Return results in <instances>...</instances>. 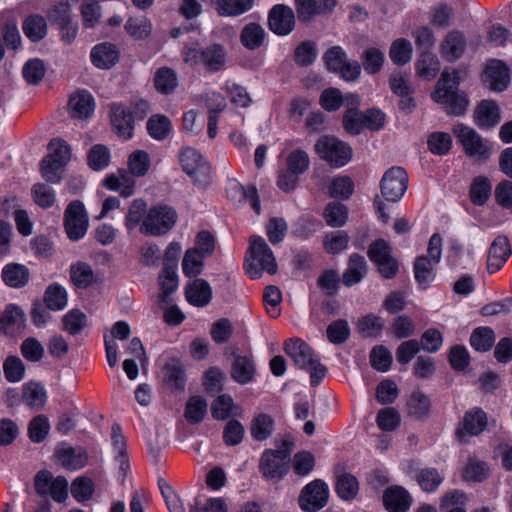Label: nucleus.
<instances>
[{
  "mask_svg": "<svg viewBox=\"0 0 512 512\" xmlns=\"http://www.w3.org/2000/svg\"><path fill=\"white\" fill-rule=\"evenodd\" d=\"M90 57L95 67L110 69L119 61L120 51L115 44L102 42L92 48Z\"/></svg>",
  "mask_w": 512,
  "mask_h": 512,
  "instance_id": "obj_21",
  "label": "nucleus"
},
{
  "mask_svg": "<svg viewBox=\"0 0 512 512\" xmlns=\"http://www.w3.org/2000/svg\"><path fill=\"white\" fill-rule=\"evenodd\" d=\"M87 161L92 170H104L109 166L111 161L109 148L103 144H96L92 146L88 152Z\"/></svg>",
  "mask_w": 512,
  "mask_h": 512,
  "instance_id": "obj_46",
  "label": "nucleus"
},
{
  "mask_svg": "<svg viewBox=\"0 0 512 512\" xmlns=\"http://www.w3.org/2000/svg\"><path fill=\"white\" fill-rule=\"evenodd\" d=\"M178 85L175 71L168 67H160L154 75V86L162 94L172 93Z\"/></svg>",
  "mask_w": 512,
  "mask_h": 512,
  "instance_id": "obj_42",
  "label": "nucleus"
},
{
  "mask_svg": "<svg viewBox=\"0 0 512 512\" xmlns=\"http://www.w3.org/2000/svg\"><path fill=\"white\" fill-rule=\"evenodd\" d=\"M33 484L39 497L64 503V476L55 477L51 471L41 469L35 474Z\"/></svg>",
  "mask_w": 512,
  "mask_h": 512,
  "instance_id": "obj_10",
  "label": "nucleus"
},
{
  "mask_svg": "<svg viewBox=\"0 0 512 512\" xmlns=\"http://www.w3.org/2000/svg\"><path fill=\"white\" fill-rule=\"evenodd\" d=\"M268 26L276 35L286 36L290 34L295 27L293 10L286 5H275L268 15Z\"/></svg>",
  "mask_w": 512,
  "mask_h": 512,
  "instance_id": "obj_14",
  "label": "nucleus"
},
{
  "mask_svg": "<svg viewBox=\"0 0 512 512\" xmlns=\"http://www.w3.org/2000/svg\"><path fill=\"white\" fill-rule=\"evenodd\" d=\"M95 492L93 480L87 476L76 477L70 485L72 497L80 504L89 501Z\"/></svg>",
  "mask_w": 512,
  "mask_h": 512,
  "instance_id": "obj_40",
  "label": "nucleus"
},
{
  "mask_svg": "<svg viewBox=\"0 0 512 512\" xmlns=\"http://www.w3.org/2000/svg\"><path fill=\"white\" fill-rule=\"evenodd\" d=\"M385 327L384 320L374 314H368L362 317L358 322V328L360 333L365 337L377 338L382 335Z\"/></svg>",
  "mask_w": 512,
  "mask_h": 512,
  "instance_id": "obj_53",
  "label": "nucleus"
},
{
  "mask_svg": "<svg viewBox=\"0 0 512 512\" xmlns=\"http://www.w3.org/2000/svg\"><path fill=\"white\" fill-rule=\"evenodd\" d=\"M318 156L330 166L340 168L346 165L352 157L351 147L332 136H322L315 144Z\"/></svg>",
  "mask_w": 512,
  "mask_h": 512,
  "instance_id": "obj_6",
  "label": "nucleus"
},
{
  "mask_svg": "<svg viewBox=\"0 0 512 512\" xmlns=\"http://www.w3.org/2000/svg\"><path fill=\"white\" fill-rule=\"evenodd\" d=\"M407 412L415 418H423L428 415L431 408V401L427 395L419 390L413 391L407 400Z\"/></svg>",
  "mask_w": 512,
  "mask_h": 512,
  "instance_id": "obj_43",
  "label": "nucleus"
},
{
  "mask_svg": "<svg viewBox=\"0 0 512 512\" xmlns=\"http://www.w3.org/2000/svg\"><path fill=\"white\" fill-rule=\"evenodd\" d=\"M453 133L467 156L481 161L490 157L492 147L489 141L483 139L473 128L458 123L454 125Z\"/></svg>",
  "mask_w": 512,
  "mask_h": 512,
  "instance_id": "obj_5",
  "label": "nucleus"
},
{
  "mask_svg": "<svg viewBox=\"0 0 512 512\" xmlns=\"http://www.w3.org/2000/svg\"><path fill=\"white\" fill-rule=\"evenodd\" d=\"M185 418L190 424L200 423L207 414V402L201 396L189 398L185 407Z\"/></svg>",
  "mask_w": 512,
  "mask_h": 512,
  "instance_id": "obj_48",
  "label": "nucleus"
},
{
  "mask_svg": "<svg viewBox=\"0 0 512 512\" xmlns=\"http://www.w3.org/2000/svg\"><path fill=\"white\" fill-rule=\"evenodd\" d=\"M94 279L91 266L87 263L78 262L70 267V280L80 289L87 288Z\"/></svg>",
  "mask_w": 512,
  "mask_h": 512,
  "instance_id": "obj_50",
  "label": "nucleus"
},
{
  "mask_svg": "<svg viewBox=\"0 0 512 512\" xmlns=\"http://www.w3.org/2000/svg\"><path fill=\"white\" fill-rule=\"evenodd\" d=\"M224 90L235 106L247 108L252 102L246 88L233 81H227Z\"/></svg>",
  "mask_w": 512,
  "mask_h": 512,
  "instance_id": "obj_59",
  "label": "nucleus"
},
{
  "mask_svg": "<svg viewBox=\"0 0 512 512\" xmlns=\"http://www.w3.org/2000/svg\"><path fill=\"white\" fill-rule=\"evenodd\" d=\"M111 442L115 452V459L119 464L122 472L129 469V459L127 455L126 439L122 433L121 426L117 423L112 425L111 428Z\"/></svg>",
  "mask_w": 512,
  "mask_h": 512,
  "instance_id": "obj_34",
  "label": "nucleus"
},
{
  "mask_svg": "<svg viewBox=\"0 0 512 512\" xmlns=\"http://www.w3.org/2000/svg\"><path fill=\"white\" fill-rule=\"evenodd\" d=\"M25 314L15 305L9 304L0 314V334L14 337L22 332L25 327Z\"/></svg>",
  "mask_w": 512,
  "mask_h": 512,
  "instance_id": "obj_17",
  "label": "nucleus"
},
{
  "mask_svg": "<svg viewBox=\"0 0 512 512\" xmlns=\"http://www.w3.org/2000/svg\"><path fill=\"white\" fill-rule=\"evenodd\" d=\"M335 491L342 500H353L358 494L359 482L354 475L342 473L337 477Z\"/></svg>",
  "mask_w": 512,
  "mask_h": 512,
  "instance_id": "obj_41",
  "label": "nucleus"
},
{
  "mask_svg": "<svg viewBox=\"0 0 512 512\" xmlns=\"http://www.w3.org/2000/svg\"><path fill=\"white\" fill-rule=\"evenodd\" d=\"M89 227V217L84 204L74 200L66 207V236L71 241L82 239Z\"/></svg>",
  "mask_w": 512,
  "mask_h": 512,
  "instance_id": "obj_11",
  "label": "nucleus"
},
{
  "mask_svg": "<svg viewBox=\"0 0 512 512\" xmlns=\"http://www.w3.org/2000/svg\"><path fill=\"white\" fill-rule=\"evenodd\" d=\"M348 210L344 204L329 203L324 210L326 223L331 227H341L346 223Z\"/></svg>",
  "mask_w": 512,
  "mask_h": 512,
  "instance_id": "obj_61",
  "label": "nucleus"
},
{
  "mask_svg": "<svg viewBox=\"0 0 512 512\" xmlns=\"http://www.w3.org/2000/svg\"><path fill=\"white\" fill-rule=\"evenodd\" d=\"M150 167L149 154L144 150H136L128 158V168L135 177L144 176Z\"/></svg>",
  "mask_w": 512,
  "mask_h": 512,
  "instance_id": "obj_58",
  "label": "nucleus"
},
{
  "mask_svg": "<svg viewBox=\"0 0 512 512\" xmlns=\"http://www.w3.org/2000/svg\"><path fill=\"white\" fill-rule=\"evenodd\" d=\"M124 29L134 40H144L152 32V23L145 16H132L127 19Z\"/></svg>",
  "mask_w": 512,
  "mask_h": 512,
  "instance_id": "obj_38",
  "label": "nucleus"
},
{
  "mask_svg": "<svg viewBox=\"0 0 512 512\" xmlns=\"http://www.w3.org/2000/svg\"><path fill=\"white\" fill-rule=\"evenodd\" d=\"M354 183L348 176H339L332 180L329 193L332 198L347 200L353 194Z\"/></svg>",
  "mask_w": 512,
  "mask_h": 512,
  "instance_id": "obj_60",
  "label": "nucleus"
},
{
  "mask_svg": "<svg viewBox=\"0 0 512 512\" xmlns=\"http://www.w3.org/2000/svg\"><path fill=\"white\" fill-rule=\"evenodd\" d=\"M389 56L396 65H404L411 60L412 46L411 43L403 38L395 40L390 47Z\"/></svg>",
  "mask_w": 512,
  "mask_h": 512,
  "instance_id": "obj_56",
  "label": "nucleus"
},
{
  "mask_svg": "<svg viewBox=\"0 0 512 512\" xmlns=\"http://www.w3.org/2000/svg\"><path fill=\"white\" fill-rule=\"evenodd\" d=\"M350 102L348 105L354 107L349 108L343 116V125L345 130L353 135L360 134L364 129V114L357 110L359 105V97L357 95H349Z\"/></svg>",
  "mask_w": 512,
  "mask_h": 512,
  "instance_id": "obj_32",
  "label": "nucleus"
},
{
  "mask_svg": "<svg viewBox=\"0 0 512 512\" xmlns=\"http://www.w3.org/2000/svg\"><path fill=\"white\" fill-rule=\"evenodd\" d=\"M408 187V175L399 166L389 168L380 181L382 197L389 202L399 201Z\"/></svg>",
  "mask_w": 512,
  "mask_h": 512,
  "instance_id": "obj_9",
  "label": "nucleus"
},
{
  "mask_svg": "<svg viewBox=\"0 0 512 512\" xmlns=\"http://www.w3.org/2000/svg\"><path fill=\"white\" fill-rule=\"evenodd\" d=\"M256 365L251 355H236L231 367V378L241 385L254 381Z\"/></svg>",
  "mask_w": 512,
  "mask_h": 512,
  "instance_id": "obj_23",
  "label": "nucleus"
},
{
  "mask_svg": "<svg viewBox=\"0 0 512 512\" xmlns=\"http://www.w3.org/2000/svg\"><path fill=\"white\" fill-rule=\"evenodd\" d=\"M285 353L293 360L294 364L310 373L312 386H317L325 377L327 369L319 361L313 349L300 338H290L284 343Z\"/></svg>",
  "mask_w": 512,
  "mask_h": 512,
  "instance_id": "obj_2",
  "label": "nucleus"
},
{
  "mask_svg": "<svg viewBox=\"0 0 512 512\" xmlns=\"http://www.w3.org/2000/svg\"><path fill=\"white\" fill-rule=\"evenodd\" d=\"M205 256L197 253L190 248L186 250L182 260V271L186 277H196L200 275L204 268Z\"/></svg>",
  "mask_w": 512,
  "mask_h": 512,
  "instance_id": "obj_51",
  "label": "nucleus"
},
{
  "mask_svg": "<svg viewBox=\"0 0 512 512\" xmlns=\"http://www.w3.org/2000/svg\"><path fill=\"white\" fill-rule=\"evenodd\" d=\"M487 414L479 407L467 410L456 430V435L461 442H466L468 436H478L487 427Z\"/></svg>",
  "mask_w": 512,
  "mask_h": 512,
  "instance_id": "obj_13",
  "label": "nucleus"
},
{
  "mask_svg": "<svg viewBox=\"0 0 512 512\" xmlns=\"http://www.w3.org/2000/svg\"><path fill=\"white\" fill-rule=\"evenodd\" d=\"M417 73L420 77L433 79L440 70V63L436 55L423 52L416 63Z\"/></svg>",
  "mask_w": 512,
  "mask_h": 512,
  "instance_id": "obj_52",
  "label": "nucleus"
},
{
  "mask_svg": "<svg viewBox=\"0 0 512 512\" xmlns=\"http://www.w3.org/2000/svg\"><path fill=\"white\" fill-rule=\"evenodd\" d=\"M384 60L385 55L380 49L367 48L363 53V68L368 74H376L381 70Z\"/></svg>",
  "mask_w": 512,
  "mask_h": 512,
  "instance_id": "obj_62",
  "label": "nucleus"
},
{
  "mask_svg": "<svg viewBox=\"0 0 512 512\" xmlns=\"http://www.w3.org/2000/svg\"><path fill=\"white\" fill-rule=\"evenodd\" d=\"M466 48V38L460 31L450 32L441 44V54L444 59L454 62L459 59Z\"/></svg>",
  "mask_w": 512,
  "mask_h": 512,
  "instance_id": "obj_28",
  "label": "nucleus"
},
{
  "mask_svg": "<svg viewBox=\"0 0 512 512\" xmlns=\"http://www.w3.org/2000/svg\"><path fill=\"white\" fill-rule=\"evenodd\" d=\"M492 193V184L488 177L477 176L473 179L469 189L471 202L476 206L487 203Z\"/></svg>",
  "mask_w": 512,
  "mask_h": 512,
  "instance_id": "obj_36",
  "label": "nucleus"
},
{
  "mask_svg": "<svg viewBox=\"0 0 512 512\" xmlns=\"http://www.w3.org/2000/svg\"><path fill=\"white\" fill-rule=\"evenodd\" d=\"M179 162L194 184L205 187L210 183L211 167L196 149L183 148L179 154Z\"/></svg>",
  "mask_w": 512,
  "mask_h": 512,
  "instance_id": "obj_7",
  "label": "nucleus"
},
{
  "mask_svg": "<svg viewBox=\"0 0 512 512\" xmlns=\"http://www.w3.org/2000/svg\"><path fill=\"white\" fill-rule=\"evenodd\" d=\"M494 343L495 333L490 327H478L471 333L470 344L476 351L487 352L493 347Z\"/></svg>",
  "mask_w": 512,
  "mask_h": 512,
  "instance_id": "obj_44",
  "label": "nucleus"
},
{
  "mask_svg": "<svg viewBox=\"0 0 512 512\" xmlns=\"http://www.w3.org/2000/svg\"><path fill=\"white\" fill-rule=\"evenodd\" d=\"M328 497L327 484L320 479H316L303 488L299 497V505L306 512H316L327 504Z\"/></svg>",
  "mask_w": 512,
  "mask_h": 512,
  "instance_id": "obj_12",
  "label": "nucleus"
},
{
  "mask_svg": "<svg viewBox=\"0 0 512 512\" xmlns=\"http://www.w3.org/2000/svg\"><path fill=\"white\" fill-rule=\"evenodd\" d=\"M3 372L8 382H19L24 378L25 367L17 356H8L3 363Z\"/></svg>",
  "mask_w": 512,
  "mask_h": 512,
  "instance_id": "obj_64",
  "label": "nucleus"
},
{
  "mask_svg": "<svg viewBox=\"0 0 512 512\" xmlns=\"http://www.w3.org/2000/svg\"><path fill=\"white\" fill-rule=\"evenodd\" d=\"M31 194L34 202L44 209L52 207L56 201L55 191L45 183L34 184L31 188Z\"/></svg>",
  "mask_w": 512,
  "mask_h": 512,
  "instance_id": "obj_55",
  "label": "nucleus"
},
{
  "mask_svg": "<svg viewBox=\"0 0 512 512\" xmlns=\"http://www.w3.org/2000/svg\"><path fill=\"white\" fill-rule=\"evenodd\" d=\"M245 260V271L251 279L261 277L263 271L269 274L277 272V263L272 250L261 236H252Z\"/></svg>",
  "mask_w": 512,
  "mask_h": 512,
  "instance_id": "obj_3",
  "label": "nucleus"
},
{
  "mask_svg": "<svg viewBox=\"0 0 512 512\" xmlns=\"http://www.w3.org/2000/svg\"><path fill=\"white\" fill-rule=\"evenodd\" d=\"M95 107L93 95L85 89H79L69 97L68 108L71 118L87 120L94 114Z\"/></svg>",
  "mask_w": 512,
  "mask_h": 512,
  "instance_id": "obj_15",
  "label": "nucleus"
},
{
  "mask_svg": "<svg viewBox=\"0 0 512 512\" xmlns=\"http://www.w3.org/2000/svg\"><path fill=\"white\" fill-rule=\"evenodd\" d=\"M383 504L389 512H407L412 504V497L402 486L388 487L383 493Z\"/></svg>",
  "mask_w": 512,
  "mask_h": 512,
  "instance_id": "obj_20",
  "label": "nucleus"
},
{
  "mask_svg": "<svg viewBox=\"0 0 512 512\" xmlns=\"http://www.w3.org/2000/svg\"><path fill=\"white\" fill-rule=\"evenodd\" d=\"M177 220L176 211L168 205L150 207L140 226V232L145 235L161 236L169 232Z\"/></svg>",
  "mask_w": 512,
  "mask_h": 512,
  "instance_id": "obj_4",
  "label": "nucleus"
},
{
  "mask_svg": "<svg viewBox=\"0 0 512 512\" xmlns=\"http://www.w3.org/2000/svg\"><path fill=\"white\" fill-rule=\"evenodd\" d=\"M49 430L48 418L45 415H37L28 424V437L33 443H41L46 439Z\"/></svg>",
  "mask_w": 512,
  "mask_h": 512,
  "instance_id": "obj_57",
  "label": "nucleus"
},
{
  "mask_svg": "<svg viewBox=\"0 0 512 512\" xmlns=\"http://www.w3.org/2000/svg\"><path fill=\"white\" fill-rule=\"evenodd\" d=\"M459 83L460 78L457 71L453 70L452 73H449L444 70L431 94L432 99L444 105L445 111L450 115L464 114L469 103L467 96L459 92Z\"/></svg>",
  "mask_w": 512,
  "mask_h": 512,
  "instance_id": "obj_1",
  "label": "nucleus"
},
{
  "mask_svg": "<svg viewBox=\"0 0 512 512\" xmlns=\"http://www.w3.org/2000/svg\"><path fill=\"white\" fill-rule=\"evenodd\" d=\"M189 512H228V506L221 497H211L203 501L201 496H197L189 505Z\"/></svg>",
  "mask_w": 512,
  "mask_h": 512,
  "instance_id": "obj_49",
  "label": "nucleus"
},
{
  "mask_svg": "<svg viewBox=\"0 0 512 512\" xmlns=\"http://www.w3.org/2000/svg\"><path fill=\"white\" fill-rule=\"evenodd\" d=\"M287 461L272 450H266L261 457L260 471L267 479L280 480L288 471Z\"/></svg>",
  "mask_w": 512,
  "mask_h": 512,
  "instance_id": "obj_22",
  "label": "nucleus"
},
{
  "mask_svg": "<svg viewBox=\"0 0 512 512\" xmlns=\"http://www.w3.org/2000/svg\"><path fill=\"white\" fill-rule=\"evenodd\" d=\"M147 203L142 198L134 199L128 209L125 217V226L127 230L132 231L137 226H141L147 213Z\"/></svg>",
  "mask_w": 512,
  "mask_h": 512,
  "instance_id": "obj_47",
  "label": "nucleus"
},
{
  "mask_svg": "<svg viewBox=\"0 0 512 512\" xmlns=\"http://www.w3.org/2000/svg\"><path fill=\"white\" fill-rule=\"evenodd\" d=\"M274 431V419L266 414L260 413L251 421L250 434L256 441L268 439Z\"/></svg>",
  "mask_w": 512,
  "mask_h": 512,
  "instance_id": "obj_39",
  "label": "nucleus"
},
{
  "mask_svg": "<svg viewBox=\"0 0 512 512\" xmlns=\"http://www.w3.org/2000/svg\"><path fill=\"white\" fill-rule=\"evenodd\" d=\"M110 120L117 135L124 140L132 137L134 120L131 112L122 104L110 105Z\"/></svg>",
  "mask_w": 512,
  "mask_h": 512,
  "instance_id": "obj_19",
  "label": "nucleus"
},
{
  "mask_svg": "<svg viewBox=\"0 0 512 512\" xmlns=\"http://www.w3.org/2000/svg\"><path fill=\"white\" fill-rule=\"evenodd\" d=\"M21 400L31 409H41L46 401V391L40 384L28 382L23 385Z\"/></svg>",
  "mask_w": 512,
  "mask_h": 512,
  "instance_id": "obj_37",
  "label": "nucleus"
},
{
  "mask_svg": "<svg viewBox=\"0 0 512 512\" xmlns=\"http://www.w3.org/2000/svg\"><path fill=\"white\" fill-rule=\"evenodd\" d=\"M186 300L195 307H204L212 299V289L209 283L201 278H196L185 288Z\"/></svg>",
  "mask_w": 512,
  "mask_h": 512,
  "instance_id": "obj_25",
  "label": "nucleus"
},
{
  "mask_svg": "<svg viewBox=\"0 0 512 512\" xmlns=\"http://www.w3.org/2000/svg\"><path fill=\"white\" fill-rule=\"evenodd\" d=\"M267 33L258 23L246 24L240 32V42L248 50L260 48L266 40Z\"/></svg>",
  "mask_w": 512,
  "mask_h": 512,
  "instance_id": "obj_31",
  "label": "nucleus"
},
{
  "mask_svg": "<svg viewBox=\"0 0 512 512\" xmlns=\"http://www.w3.org/2000/svg\"><path fill=\"white\" fill-rule=\"evenodd\" d=\"M512 253L507 236L498 235L491 243L487 257V271L490 274L498 272Z\"/></svg>",
  "mask_w": 512,
  "mask_h": 512,
  "instance_id": "obj_16",
  "label": "nucleus"
},
{
  "mask_svg": "<svg viewBox=\"0 0 512 512\" xmlns=\"http://www.w3.org/2000/svg\"><path fill=\"white\" fill-rule=\"evenodd\" d=\"M47 150L48 154L40 162L41 176L49 183H60L64 174V140L53 138Z\"/></svg>",
  "mask_w": 512,
  "mask_h": 512,
  "instance_id": "obj_8",
  "label": "nucleus"
},
{
  "mask_svg": "<svg viewBox=\"0 0 512 512\" xmlns=\"http://www.w3.org/2000/svg\"><path fill=\"white\" fill-rule=\"evenodd\" d=\"M22 31L30 42L38 43L47 36V20L38 13L29 14L22 22Z\"/></svg>",
  "mask_w": 512,
  "mask_h": 512,
  "instance_id": "obj_26",
  "label": "nucleus"
},
{
  "mask_svg": "<svg viewBox=\"0 0 512 512\" xmlns=\"http://www.w3.org/2000/svg\"><path fill=\"white\" fill-rule=\"evenodd\" d=\"M297 12L301 20L307 21L316 14L332 10L336 0H297Z\"/></svg>",
  "mask_w": 512,
  "mask_h": 512,
  "instance_id": "obj_33",
  "label": "nucleus"
},
{
  "mask_svg": "<svg viewBox=\"0 0 512 512\" xmlns=\"http://www.w3.org/2000/svg\"><path fill=\"white\" fill-rule=\"evenodd\" d=\"M501 120L500 109L495 101L483 100L475 110V122L480 128L496 126Z\"/></svg>",
  "mask_w": 512,
  "mask_h": 512,
  "instance_id": "obj_27",
  "label": "nucleus"
},
{
  "mask_svg": "<svg viewBox=\"0 0 512 512\" xmlns=\"http://www.w3.org/2000/svg\"><path fill=\"white\" fill-rule=\"evenodd\" d=\"M484 83L496 92L505 90L510 83L509 68L500 60L490 61L485 68Z\"/></svg>",
  "mask_w": 512,
  "mask_h": 512,
  "instance_id": "obj_18",
  "label": "nucleus"
},
{
  "mask_svg": "<svg viewBox=\"0 0 512 512\" xmlns=\"http://www.w3.org/2000/svg\"><path fill=\"white\" fill-rule=\"evenodd\" d=\"M1 278L11 288H22L28 283L30 272L23 264L9 263L3 267Z\"/></svg>",
  "mask_w": 512,
  "mask_h": 512,
  "instance_id": "obj_29",
  "label": "nucleus"
},
{
  "mask_svg": "<svg viewBox=\"0 0 512 512\" xmlns=\"http://www.w3.org/2000/svg\"><path fill=\"white\" fill-rule=\"evenodd\" d=\"M436 265L427 260L424 255L418 256L415 259L413 270L416 282L423 289H427L435 279Z\"/></svg>",
  "mask_w": 512,
  "mask_h": 512,
  "instance_id": "obj_35",
  "label": "nucleus"
},
{
  "mask_svg": "<svg viewBox=\"0 0 512 512\" xmlns=\"http://www.w3.org/2000/svg\"><path fill=\"white\" fill-rule=\"evenodd\" d=\"M43 303L51 311H59L64 308V290L60 284L49 285L43 297Z\"/></svg>",
  "mask_w": 512,
  "mask_h": 512,
  "instance_id": "obj_63",
  "label": "nucleus"
},
{
  "mask_svg": "<svg viewBox=\"0 0 512 512\" xmlns=\"http://www.w3.org/2000/svg\"><path fill=\"white\" fill-rule=\"evenodd\" d=\"M367 272V263L362 255L357 253L349 257L348 267L343 272L342 282L345 286L351 287L359 283Z\"/></svg>",
  "mask_w": 512,
  "mask_h": 512,
  "instance_id": "obj_30",
  "label": "nucleus"
},
{
  "mask_svg": "<svg viewBox=\"0 0 512 512\" xmlns=\"http://www.w3.org/2000/svg\"><path fill=\"white\" fill-rule=\"evenodd\" d=\"M89 462L86 448L82 446H66V471H79Z\"/></svg>",
  "mask_w": 512,
  "mask_h": 512,
  "instance_id": "obj_45",
  "label": "nucleus"
},
{
  "mask_svg": "<svg viewBox=\"0 0 512 512\" xmlns=\"http://www.w3.org/2000/svg\"><path fill=\"white\" fill-rule=\"evenodd\" d=\"M171 127L169 118L164 115H153L147 121V131L149 135L156 140L165 139L168 136Z\"/></svg>",
  "mask_w": 512,
  "mask_h": 512,
  "instance_id": "obj_54",
  "label": "nucleus"
},
{
  "mask_svg": "<svg viewBox=\"0 0 512 512\" xmlns=\"http://www.w3.org/2000/svg\"><path fill=\"white\" fill-rule=\"evenodd\" d=\"M227 52L220 44H211L202 48L201 63L204 69L210 73H216L224 69Z\"/></svg>",
  "mask_w": 512,
  "mask_h": 512,
  "instance_id": "obj_24",
  "label": "nucleus"
}]
</instances>
